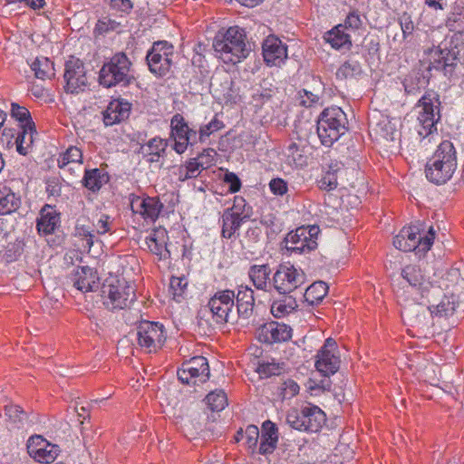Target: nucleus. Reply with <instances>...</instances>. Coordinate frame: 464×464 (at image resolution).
I'll list each match as a JSON object with an SVG mask.
<instances>
[{
  "mask_svg": "<svg viewBox=\"0 0 464 464\" xmlns=\"http://www.w3.org/2000/svg\"><path fill=\"white\" fill-rule=\"evenodd\" d=\"M402 282L396 290L405 324L416 328L420 334H430L434 323V311L430 301H438L441 295V285H434L427 270V264L420 261L401 269Z\"/></svg>",
  "mask_w": 464,
  "mask_h": 464,
  "instance_id": "obj_1",
  "label": "nucleus"
},
{
  "mask_svg": "<svg viewBox=\"0 0 464 464\" xmlns=\"http://www.w3.org/2000/svg\"><path fill=\"white\" fill-rule=\"evenodd\" d=\"M429 68L451 72L458 63H464V33L454 32L447 35L438 47L427 53Z\"/></svg>",
  "mask_w": 464,
  "mask_h": 464,
  "instance_id": "obj_2",
  "label": "nucleus"
},
{
  "mask_svg": "<svg viewBox=\"0 0 464 464\" xmlns=\"http://www.w3.org/2000/svg\"><path fill=\"white\" fill-rule=\"evenodd\" d=\"M213 48L218 57L226 63L236 64L246 59L251 48L246 43L244 31L237 27H229L227 31H219L214 38Z\"/></svg>",
  "mask_w": 464,
  "mask_h": 464,
  "instance_id": "obj_3",
  "label": "nucleus"
},
{
  "mask_svg": "<svg viewBox=\"0 0 464 464\" xmlns=\"http://www.w3.org/2000/svg\"><path fill=\"white\" fill-rule=\"evenodd\" d=\"M430 281H433L434 285L435 284L442 285L440 288L441 295L438 301L429 302L434 311L435 317L440 318L452 315L459 302L455 291H458L459 287L463 288L464 285V279L461 278L459 269L450 268L439 281L431 278Z\"/></svg>",
  "mask_w": 464,
  "mask_h": 464,
  "instance_id": "obj_4",
  "label": "nucleus"
},
{
  "mask_svg": "<svg viewBox=\"0 0 464 464\" xmlns=\"http://www.w3.org/2000/svg\"><path fill=\"white\" fill-rule=\"evenodd\" d=\"M456 167L457 159L453 144L444 140L427 162L426 177L434 184H444L452 177Z\"/></svg>",
  "mask_w": 464,
  "mask_h": 464,
  "instance_id": "obj_5",
  "label": "nucleus"
},
{
  "mask_svg": "<svg viewBox=\"0 0 464 464\" xmlns=\"http://www.w3.org/2000/svg\"><path fill=\"white\" fill-rule=\"evenodd\" d=\"M426 228L422 221H416L408 227H403L393 239V246L401 251L409 252L418 250V252H427L430 249L436 231L433 227H428V232L421 237L420 234Z\"/></svg>",
  "mask_w": 464,
  "mask_h": 464,
  "instance_id": "obj_6",
  "label": "nucleus"
},
{
  "mask_svg": "<svg viewBox=\"0 0 464 464\" xmlns=\"http://www.w3.org/2000/svg\"><path fill=\"white\" fill-rule=\"evenodd\" d=\"M130 67L131 62L124 53L114 54L100 70V84L105 88L129 85L134 80Z\"/></svg>",
  "mask_w": 464,
  "mask_h": 464,
  "instance_id": "obj_7",
  "label": "nucleus"
},
{
  "mask_svg": "<svg viewBox=\"0 0 464 464\" xmlns=\"http://www.w3.org/2000/svg\"><path fill=\"white\" fill-rule=\"evenodd\" d=\"M346 115L339 107L327 108L317 120V134L322 143L331 146L346 130Z\"/></svg>",
  "mask_w": 464,
  "mask_h": 464,
  "instance_id": "obj_8",
  "label": "nucleus"
},
{
  "mask_svg": "<svg viewBox=\"0 0 464 464\" xmlns=\"http://www.w3.org/2000/svg\"><path fill=\"white\" fill-rule=\"evenodd\" d=\"M103 304L111 310L129 307L135 300V291L125 279H111L102 288Z\"/></svg>",
  "mask_w": 464,
  "mask_h": 464,
  "instance_id": "obj_9",
  "label": "nucleus"
},
{
  "mask_svg": "<svg viewBox=\"0 0 464 464\" xmlns=\"http://www.w3.org/2000/svg\"><path fill=\"white\" fill-rule=\"evenodd\" d=\"M234 300V291H218L209 299L208 307L202 310L201 313L208 311L217 324H233L237 321Z\"/></svg>",
  "mask_w": 464,
  "mask_h": 464,
  "instance_id": "obj_10",
  "label": "nucleus"
},
{
  "mask_svg": "<svg viewBox=\"0 0 464 464\" xmlns=\"http://www.w3.org/2000/svg\"><path fill=\"white\" fill-rule=\"evenodd\" d=\"M318 233V227H300L285 236L284 240L285 247L288 251L297 254L310 252L317 246L316 236Z\"/></svg>",
  "mask_w": 464,
  "mask_h": 464,
  "instance_id": "obj_11",
  "label": "nucleus"
},
{
  "mask_svg": "<svg viewBox=\"0 0 464 464\" xmlns=\"http://www.w3.org/2000/svg\"><path fill=\"white\" fill-rule=\"evenodd\" d=\"M173 50V45L166 41L154 43L146 56L150 71L158 76L166 75L171 67Z\"/></svg>",
  "mask_w": 464,
  "mask_h": 464,
  "instance_id": "obj_12",
  "label": "nucleus"
},
{
  "mask_svg": "<svg viewBox=\"0 0 464 464\" xmlns=\"http://www.w3.org/2000/svg\"><path fill=\"white\" fill-rule=\"evenodd\" d=\"M304 281V274L290 264L280 265L273 276V285L282 295L292 293Z\"/></svg>",
  "mask_w": 464,
  "mask_h": 464,
  "instance_id": "obj_13",
  "label": "nucleus"
},
{
  "mask_svg": "<svg viewBox=\"0 0 464 464\" xmlns=\"http://www.w3.org/2000/svg\"><path fill=\"white\" fill-rule=\"evenodd\" d=\"M136 334L139 345L148 353L157 352L166 340L163 325L155 322H140Z\"/></svg>",
  "mask_w": 464,
  "mask_h": 464,
  "instance_id": "obj_14",
  "label": "nucleus"
},
{
  "mask_svg": "<svg viewBox=\"0 0 464 464\" xmlns=\"http://www.w3.org/2000/svg\"><path fill=\"white\" fill-rule=\"evenodd\" d=\"M418 108H420L418 133L420 137L426 138L437 130L436 123L440 118L438 100L434 97L431 98L430 95H424L420 100Z\"/></svg>",
  "mask_w": 464,
  "mask_h": 464,
  "instance_id": "obj_15",
  "label": "nucleus"
},
{
  "mask_svg": "<svg viewBox=\"0 0 464 464\" xmlns=\"http://www.w3.org/2000/svg\"><path fill=\"white\" fill-rule=\"evenodd\" d=\"M353 174L354 170H350L342 164H331L329 169L319 180V187L327 191L334 190L338 186L346 189L347 187H353Z\"/></svg>",
  "mask_w": 464,
  "mask_h": 464,
  "instance_id": "obj_16",
  "label": "nucleus"
},
{
  "mask_svg": "<svg viewBox=\"0 0 464 464\" xmlns=\"http://www.w3.org/2000/svg\"><path fill=\"white\" fill-rule=\"evenodd\" d=\"M370 134L379 142L394 141L398 137L396 123L380 111H373L369 121Z\"/></svg>",
  "mask_w": 464,
  "mask_h": 464,
  "instance_id": "obj_17",
  "label": "nucleus"
},
{
  "mask_svg": "<svg viewBox=\"0 0 464 464\" xmlns=\"http://www.w3.org/2000/svg\"><path fill=\"white\" fill-rule=\"evenodd\" d=\"M177 374L179 380L183 383L189 384L192 381L193 384H196L197 379L200 382H205L209 377L208 360L203 356L193 357L183 364Z\"/></svg>",
  "mask_w": 464,
  "mask_h": 464,
  "instance_id": "obj_18",
  "label": "nucleus"
},
{
  "mask_svg": "<svg viewBox=\"0 0 464 464\" xmlns=\"http://www.w3.org/2000/svg\"><path fill=\"white\" fill-rule=\"evenodd\" d=\"M336 348V342L333 338H327L317 353L315 368L324 376L333 375L340 368V358L334 353Z\"/></svg>",
  "mask_w": 464,
  "mask_h": 464,
  "instance_id": "obj_19",
  "label": "nucleus"
},
{
  "mask_svg": "<svg viewBox=\"0 0 464 464\" xmlns=\"http://www.w3.org/2000/svg\"><path fill=\"white\" fill-rule=\"evenodd\" d=\"M63 77L66 82L64 88L67 92L78 93L83 91L87 85L84 65L79 59L72 57L66 62Z\"/></svg>",
  "mask_w": 464,
  "mask_h": 464,
  "instance_id": "obj_20",
  "label": "nucleus"
},
{
  "mask_svg": "<svg viewBox=\"0 0 464 464\" xmlns=\"http://www.w3.org/2000/svg\"><path fill=\"white\" fill-rule=\"evenodd\" d=\"M171 136L175 140L174 150L177 153H183L189 143L195 141L197 132L188 126L182 115L175 114L170 121Z\"/></svg>",
  "mask_w": 464,
  "mask_h": 464,
  "instance_id": "obj_21",
  "label": "nucleus"
},
{
  "mask_svg": "<svg viewBox=\"0 0 464 464\" xmlns=\"http://www.w3.org/2000/svg\"><path fill=\"white\" fill-rule=\"evenodd\" d=\"M263 56L269 65H280L287 58V48L281 40L269 35L263 43Z\"/></svg>",
  "mask_w": 464,
  "mask_h": 464,
  "instance_id": "obj_22",
  "label": "nucleus"
},
{
  "mask_svg": "<svg viewBox=\"0 0 464 464\" xmlns=\"http://www.w3.org/2000/svg\"><path fill=\"white\" fill-rule=\"evenodd\" d=\"M258 336L260 341L267 343L286 342L292 336V329L285 324L270 322L260 327Z\"/></svg>",
  "mask_w": 464,
  "mask_h": 464,
  "instance_id": "obj_23",
  "label": "nucleus"
},
{
  "mask_svg": "<svg viewBox=\"0 0 464 464\" xmlns=\"http://www.w3.org/2000/svg\"><path fill=\"white\" fill-rule=\"evenodd\" d=\"M130 103L124 100H114L111 102L103 112V121L107 126L119 123L129 117Z\"/></svg>",
  "mask_w": 464,
  "mask_h": 464,
  "instance_id": "obj_24",
  "label": "nucleus"
},
{
  "mask_svg": "<svg viewBox=\"0 0 464 464\" xmlns=\"http://www.w3.org/2000/svg\"><path fill=\"white\" fill-rule=\"evenodd\" d=\"M301 410L305 425L304 431L317 432L325 423V414L319 407L308 404Z\"/></svg>",
  "mask_w": 464,
  "mask_h": 464,
  "instance_id": "obj_25",
  "label": "nucleus"
},
{
  "mask_svg": "<svg viewBox=\"0 0 464 464\" xmlns=\"http://www.w3.org/2000/svg\"><path fill=\"white\" fill-rule=\"evenodd\" d=\"M237 317L241 316L245 319L249 318L253 313L255 305L254 292L248 286L240 285L237 295Z\"/></svg>",
  "mask_w": 464,
  "mask_h": 464,
  "instance_id": "obj_26",
  "label": "nucleus"
},
{
  "mask_svg": "<svg viewBox=\"0 0 464 464\" xmlns=\"http://www.w3.org/2000/svg\"><path fill=\"white\" fill-rule=\"evenodd\" d=\"M278 440L277 428L270 420H266L262 425L261 441L259 453L267 454L274 451Z\"/></svg>",
  "mask_w": 464,
  "mask_h": 464,
  "instance_id": "obj_27",
  "label": "nucleus"
},
{
  "mask_svg": "<svg viewBox=\"0 0 464 464\" xmlns=\"http://www.w3.org/2000/svg\"><path fill=\"white\" fill-rule=\"evenodd\" d=\"M97 276L92 268L82 266L78 268L73 276V285L77 290L86 293L92 291L96 284Z\"/></svg>",
  "mask_w": 464,
  "mask_h": 464,
  "instance_id": "obj_28",
  "label": "nucleus"
},
{
  "mask_svg": "<svg viewBox=\"0 0 464 464\" xmlns=\"http://www.w3.org/2000/svg\"><path fill=\"white\" fill-rule=\"evenodd\" d=\"M36 133L34 121H27L17 134L15 139L16 150L21 155H27L34 143V135Z\"/></svg>",
  "mask_w": 464,
  "mask_h": 464,
  "instance_id": "obj_29",
  "label": "nucleus"
},
{
  "mask_svg": "<svg viewBox=\"0 0 464 464\" xmlns=\"http://www.w3.org/2000/svg\"><path fill=\"white\" fill-rule=\"evenodd\" d=\"M346 27L341 24L325 33L324 38L334 49L346 48L352 45L350 35L345 32Z\"/></svg>",
  "mask_w": 464,
  "mask_h": 464,
  "instance_id": "obj_30",
  "label": "nucleus"
},
{
  "mask_svg": "<svg viewBox=\"0 0 464 464\" xmlns=\"http://www.w3.org/2000/svg\"><path fill=\"white\" fill-rule=\"evenodd\" d=\"M165 230H154L147 238L146 246L150 251L160 256V259L169 257V251L165 246Z\"/></svg>",
  "mask_w": 464,
  "mask_h": 464,
  "instance_id": "obj_31",
  "label": "nucleus"
},
{
  "mask_svg": "<svg viewBox=\"0 0 464 464\" xmlns=\"http://www.w3.org/2000/svg\"><path fill=\"white\" fill-rule=\"evenodd\" d=\"M133 205H137V212H140L145 218L155 220L163 208V205L157 198H147L138 199Z\"/></svg>",
  "mask_w": 464,
  "mask_h": 464,
  "instance_id": "obj_32",
  "label": "nucleus"
},
{
  "mask_svg": "<svg viewBox=\"0 0 464 464\" xmlns=\"http://www.w3.org/2000/svg\"><path fill=\"white\" fill-rule=\"evenodd\" d=\"M59 218L56 212L50 207L44 208L41 217L37 219V230L40 234L50 235L54 232Z\"/></svg>",
  "mask_w": 464,
  "mask_h": 464,
  "instance_id": "obj_33",
  "label": "nucleus"
},
{
  "mask_svg": "<svg viewBox=\"0 0 464 464\" xmlns=\"http://www.w3.org/2000/svg\"><path fill=\"white\" fill-rule=\"evenodd\" d=\"M242 218L239 213L233 211V208L227 209L222 216V235L224 237L230 238L232 235L239 228Z\"/></svg>",
  "mask_w": 464,
  "mask_h": 464,
  "instance_id": "obj_34",
  "label": "nucleus"
},
{
  "mask_svg": "<svg viewBox=\"0 0 464 464\" xmlns=\"http://www.w3.org/2000/svg\"><path fill=\"white\" fill-rule=\"evenodd\" d=\"M21 204L20 198L10 188L0 189V215H6L15 211Z\"/></svg>",
  "mask_w": 464,
  "mask_h": 464,
  "instance_id": "obj_35",
  "label": "nucleus"
},
{
  "mask_svg": "<svg viewBox=\"0 0 464 464\" xmlns=\"http://www.w3.org/2000/svg\"><path fill=\"white\" fill-rule=\"evenodd\" d=\"M270 268L266 265L253 266L249 271V276L254 285L260 290H266L269 284Z\"/></svg>",
  "mask_w": 464,
  "mask_h": 464,
  "instance_id": "obj_36",
  "label": "nucleus"
},
{
  "mask_svg": "<svg viewBox=\"0 0 464 464\" xmlns=\"http://www.w3.org/2000/svg\"><path fill=\"white\" fill-rule=\"evenodd\" d=\"M31 69L34 72L35 77L41 80L54 76L53 63L46 57H37L32 63Z\"/></svg>",
  "mask_w": 464,
  "mask_h": 464,
  "instance_id": "obj_37",
  "label": "nucleus"
},
{
  "mask_svg": "<svg viewBox=\"0 0 464 464\" xmlns=\"http://www.w3.org/2000/svg\"><path fill=\"white\" fill-rule=\"evenodd\" d=\"M328 285L323 281L313 283L305 289L304 298L311 304L321 302L327 295Z\"/></svg>",
  "mask_w": 464,
  "mask_h": 464,
  "instance_id": "obj_38",
  "label": "nucleus"
},
{
  "mask_svg": "<svg viewBox=\"0 0 464 464\" xmlns=\"http://www.w3.org/2000/svg\"><path fill=\"white\" fill-rule=\"evenodd\" d=\"M296 302L291 296L284 300L275 301L271 305V312L275 317H283L295 311Z\"/></svg>",
  "mask_w": 464,
  "mask_h": 464,
  "instance_id": "obj_39",
  "label": "nucleus"
},
{
  "mask_svg": "<svg viewBox=\"0 0 464 464\" xmlns=\"http://www.w3.org/2000/svg\"><path fill=\"white\" fill-rule=\"evenodd\" d=\"M206 401L212 411H220L227 405V394L223 390H215L206 396Z\"/></svg>",
  "mask_w": 464,
  "mask_h": 464,
  "instance_id": "obj_40",
  "label": "nucleus"
},
{
  "mask_svg": "<svg viewBox=\"0 0 464 464\" xmlns=\"http://www.w3.org/2000/svg\"><path fill=\"white\" fill-rule=\"evenodd\" d=\"M5 414L9 420L16 424L19 428L24 427L29 420V416L19 405H6Z\"/></svg>",
  "mask_w": 464,
  "mask_h": 464,
  "instance_id": "obj_41",
  "label": "nucleus"
},
{
  "mask_svg": "<svg viewBox=\"0 0 464 464\" xmlns=\"http://www.w3.org/2000/svg\"><path fill=\"white\" fill-rule=\"evenodd\" d=\"M204 169V166L198 159H191L185 167L179 169V179L186 180L196 178L200 171Z\"/></svg>",
  "mask_w": 464,
  "mask_h": 464,
  "instance_id": "obj_42",
  "label": "nucleus"
},
{
  "mask_svg": "<svg viewBox=\"0 0 464 464\" xmlns=\"http://www.w3.org/2000/svg\"><path fill=\"white\" fill-rule=\"evenodd\" d=\"M285 157L289 165L295 167H302L305 164V158L303 155V150H300L298 145L295 142L291 143L285 151Z\"/></svg>",
  "mask_w": 464,
  "mask_h": 464,
  "instance_id": "obj_43",
  "label": "nucleus"
},
{
  "mask_svg": "<svg viewBox=\"0 0 464 464\" xmlns=\"http://www.w3.org/2000/svg\"><path fill=\"white\" fill-rule=\"evenodd\" d=\"M362 72L360 63L356 61H347L337 70L336 76L338 79L343 80L353 78Z\"/></svg>",
  "mask_w": 464,
  "mask_h": 464,
  "instance_id": "obj_44",
  "label": "nucleus"
},
{
  "mask_svg": "<svg viewBox=\"0 0 464 464\" xmlns=\"http://www.w3.org/2000/svg\"><path fill=\"white\" fill-rule=\"evenodd\" d=\"M82 154L80 149L77 147H70L62 158L58 160L59 167L64 168L70 164H82Z\"/></svg>",
  "mask_w": 464,
  "mask_h": 464,
  "instance_id": "obj_45",
  "label": "nucleus"
},
{
  "mask_svg": "<svg viewBox=\"0 0 464 464\" xmlns=\"http://www.w3.org/2000/svg\"><path fill=\"white\" fill-rule=\"evenodd\" d=\"M166 148L167 142L164 140L154 138L142 147V150L144 154L154 155L160 158L165 153Z\"/></svg>",
  "mask_w": 464,
  "mask_h": 464,
  "instance_id": "obj_46",
  "label": "nucleus"
},
{
  "mask_svg": "<svg viewBox=\"0 0 464 464\" xmlns=\"http://www.w3.org/2000/svg\"><path fill=\"white\" fill-rule=\"evenodd\" d=\"M285 364L284 362H263L260 363L257 372L263 377H270L273 375H279L283 371H285Z\"/></svg>",
  "mask_w": 464,
  "mask_h": 464,
  "instance_id": "obj_47",
  "label": "nucleus"
},
{
  "mask_svg": "<svg viewBox=\"0 0 464 464\" xmlns=\"http://www.w3.org/2000/svg\"><path fill=\"white\" fill-rule=\"evenodd\" d=\"M60 450L57 445L51 444L49 447L44 448L37 455H31L36 461L41 463H51L58 456Z\"/></svg>",
  "mask_w": 464,
  "mask_h": 464,
  "instance_id": "obj_48",
  "label": "nucleus"
},
{
  "mask_svg": "<svg viewBox=\"0 0 464 464\" xmlns=\"http://www.w3.org/2000/svg\"><path fill=\"white\" fill-rule=\"evenodd\" d=\"M84 187L90 190L95 191L101 188L102 179L99 169H94L92 170L85 171V175L82 180Z\"/></svg>",
  "mask_w": 464,
  "mask_h": 464,
  "instance_id": "obj_49",
  "label": "nucleus"
},
{
  "mask_svg": "<svg viewBox=\"0 0 464 464\" xmlns=\"http://www.w3.org/2000/svg\"><path fill=\"white\" fill-rule=\"evenodd\" d=\"M302 416V410L291 409L286 413V422L291 428L299 431H304L305 425Z\"/></svg>",
  "mask_w": 464,
  "mask_h": 464,
  "instance_id": "obj_50",
  "label": "nucleus"
},
{
  "mask_svg": "<svg viewBox=\"0 0 464 464\" xmlns=\"http://www.w3.org/2000/svg\"><path fill=\"white\" fill-rule=\"evenodd\" d=\"M51 445L45 439H44L40 435H34L30 437L27 441V451L29 455H37L39 451H41L44 448L49 447Z\"/></svg>",
  "mask_w": 464,
  "mask_h": 464,
  "instance_id": "obj_51",
  "label": "nucleus"
},
{
  "mask_svg": "<svg viewBox=\"0 0 464 464\" xmlns=\"http://www.w3.org/2000/svg\"><path fill=\"white\" fill-rule=\"evenodd\" d=\"M11 115L20 122V128L24 127L27 121H33L29 111L17 103H12Z\"/></svg>",
  "mask_w": 464,
  "mask_h": 464,
  "instance_id": "obj_52",
  "label": "nucleus"
},
{
  "mask_svg": "<svg viewBox=\"0 0 464 464\" xmlns=\"http://www.w3.org/2000/svg\"><path fill=\"white\" fill-rule=\"evenodd\" d=\"M299 385L293 380H286L283 382L281 394L283 399H290L299 392Z\"/></svg>",
  "mask_w": 464,
  "mask_h": 464,
  "instance_id": "obj_53",
  "label": "nucleus"
},
{
  "mask_svg": "<svg viewBox=\"0 0 464 464\" xmlns=\"http://www.w3.org/2000/svg\"><path fill=\"white\" fill-rule=\"evenodd\" d=\"M271 90H256L252 95V102L256 107H261L272 98Z\"/></svg>",
  "mask_w": 464,
  "mask_h": 464,
  "instance_id": "obj_54",
  "label": "nucleus"
},
{
  "mask_svg": "<svg viewBox=\"0 0 464 464\" xmlns=\"http://www.w3.org/2000/svg\"><path fill=\"white\" fill-rule=\"evenodd\" d=\"M245 437L246 439L248 448H256L259 438L258 428L256 425L247 426L245 431Z\"/></svg>",
  "mask_w": 464,
  "mask_h": 464,
  "instance_id": "obj_55",
  "label": "nucleus"
},
{
  "mask_svg": "<svg viewBox=\"0 0 464 464\" xmlns=\"http://www.w3.org/2000/svg\"><path fill=\"white\" fill-rule=\"evenodd\" d=\"M223 124L217 119H213L209 123L202 126L199 130V139L203 140L205 137H208L214 131L222 128Z\"/></svg>",
  "mask_w": 464,
  "mask_h": 464,
  "instance_id": "obj_56",
  "label": "nucleus"
},
{
  "mask_svg": "<svg viewBox=\"0 0 464 464\" xmlns=\"http://www.w3.org/2000/svg\"><path fill=\"white\" fill-rule=\"evenodd\" d=\"M188 282L182 277H172L170 279L169 287L173 291L174 296H180L186 288Z\"/></svg>",
  "mask_w": 464,
  "mask_h": 464,
  "instance_id": "obj_57",
  "label": "nucleus"
},
{
  "mask_svg": "<svg viewBox=\"0 0 464 464\" xmlns=\"http://www.w3.org/2000/svg\"><path fill=\"white\" fill-rule=\"evenodd\" d=\"M269 187L275 195L283 196L287 192V184L282 179H273L269 183Z\"/></svg>",
  "mask_w": 464,
  "mask_h": 464,
  "instance_id": "obj_58",
  "label": "nucleus"
},
{
  "mask_svg": "<svg viewBox=\"0 0 464 464\" xmlns=\"http://www.w3.org/2000/svg\"><path fill=\"white\" fill-rule=\"evenodd\" d=\"M6 121V113L0 110V140L4 143L5 137L12 139L14 137V133L11 132V130L7 128H4V124ZM6 142L9 144L10 140L6 139Z\"/></svg>",
  "mask_w": 464,
  "mask_h": 464,
  "instance_id": "obj_59",
  "label": "nucleus"
},
{
  "mask_svg": "<svg viewBox=\"0 0 464 464\" xmlns=\"http://www.w3.org/2000/svg\"><path fill=\"white\" fill-rule=\"evenodd\" d=\"M225 181L229 184L230 192H237L240 189L241 182L234 173L226 174Z\"/></svg>",
  "mask_w": 464,
  "mask_h": 464,
  "instance_id": "obj_60",
  "label": "nucleus"
},
{
  "mask_svg": "<svg viewBox=\"0 0 464 464\" xmlns=\"http://www.w3.org/2000/svg\"><path fill=\"white\" fill-rule=\"evenodd\" d=\"M319 96L317 94L313 93L312 92H308L304 90V95H301V103L305 107H310L313 104L318 102Z\"/></svg>",
  "mask_w": 464,
  "mask_h": 464,
  "instance_id": "obj_61",
  "label": "nucleus"
},
{
  "mask_svg": "<svg viewBox=\"0 0 464 464\" xmlns=\"http://www.w3.org/2000/svg\"><path fill=\"white\" fill-rule=\"evenodd\" d=\"M108 219H109L108 216H103L94 225L98 234L103 235L110 230V225H109Z\"/></svg>",
  "mask_w": 464,
  "mask_h": 464,
  "instance_id": "obj_62",
  "label": "nucleus"
},
{
  "mask_svg": "<svg viewBox=\"0 0 464 464\" xmlns=\"http://www.w3.org/2000/svg\"><path fill=\"white\" fill-rule=\"evenodd\" d=\"M401 26L404 35L411 34L414 29L413 23L410 16L406 14L402 15L401 18Z\"/></svg>",
  "mask_w": 464,
  "mask_h": 464,
  "instance_id": "obj_63",
  "label": "nucleus"
},
{
  "mask_svg": "<svg viewBox=\"0 0 464 464\" xmlns=\"http://www.w3.org/2000/svg\"><path fill=\"white\" fill-rule=\"evenodd\" d=\"M346 24H348L351 27H358L360 24L359 16L353 14L348 15Z\"/></svg>",
  "mask_w": 464,
  "mask_h": 464,
  "instance_id": "obj_64",
  "label": "nucleus"
}]
</instances>
